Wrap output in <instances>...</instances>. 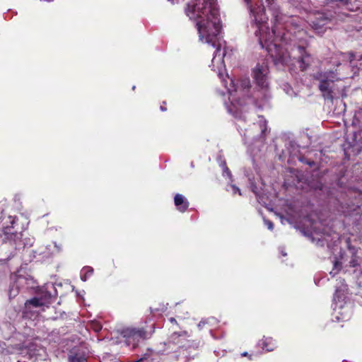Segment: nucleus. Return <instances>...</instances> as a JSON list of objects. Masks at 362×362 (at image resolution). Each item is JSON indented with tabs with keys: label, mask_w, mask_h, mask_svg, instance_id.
<instances>
[{
	"label": "nucleus",
	"mask_w": 362,
	"mask_h": 362,
	"mask_svg": "<svg viewBox=\"0 0 362 362\" xmlns=\"http://www.w3.org/2000/svg\"><path fill=\"white\" fill-rule=\"evenodd\" d=\"M358 61H360L361 62V64H362V55L358 59Z\"/></svg>",
	"instance_id": "obj_28"
},
{
	"label": "nucleus",
	"mask_w": 362,
	"mask_h": 362,
	"mask_svg": "<svg viewBox=\"0 0 362 362\" xmlns=\"http://www.w3.org/2000/svg\"><path fill=\"white\" fill-rule=\"evenodd\" d=\"M347 286L343 279L338 281L334 296V317L337 321L348 320L351 316V307L346 301Z\"/></svg>",
	"instance_id": "obj_4"
},
{
	"label": "nucleus",
	"mask_w": 362,
	"mask_h": 362,
	"mask_svg": "<svg viewBox=\"0 0 362 362\" xmlns=\"http://www.w3.org/2000/svg\"><path fill=\"white\" fill-rule=\"evenodd\" d=\"M33 279L31 277H26L23 276H16L14 283L11 286L9 289V298H14L19 292V287L26 285L27 288L32 287Z\"/></svg>",
	"instance_id": "obj_8"
},
{
	"label": "nucleus",
	"mask_w": 362,
	"mask_h": 362,
	"mask_svg": "<svg viewBox=\"0 0 362 362\" xmlns=\"http://www.w3.org/2000/svg\"><path fill=\"white\" fill-rule=\"evenodd\" d=\"M174 202L177 209L180 212H185L189 207L187 199L180 194H177L175 196Z\"/></svg>",
	"instance_id": "obj_9"
},
{
	"label": "nucleus",
	"mask_w": 362,
	"mask_h": 362,
	"mask_svg": "<svg viewBox=\"0 0 362 362\" xmlns=\"http://www.w3.org/2000/svg\"><path fill=\"white\" fill-rule=\"evenodd\" d=\"M355 55L353 53H341L339 54V59L342 61H348L349 65L337 64L335 70H327L320 71L316 74L315 78L319 81V88L322 93L323 96L329 100L344 94V86H339L335 83L336 82L341 81L342 79L347 77V74L344 70L349 67L354 69Z\"/></svg>",
	"instance_id": "obj_3"
},
{
	"label": "nucleus",
	"mask_w": 362,
	"mask_h": 362,
	"mask_svg": "<svg viewBox=\"0 0 362 362\" xmlns=\"http://www.w3.org/2000/svg\"><path fill=\"white\" fill-rule=\"evenodd\" d=\"M361 277H362V271H361Z\"/></svg>",
	"instance_id": "obj_32"
},
{
	"label": "nucleus",
	"mask_w": 362,
	"mask_h": 362,
	"mask_svg": "<svg viewBox=\"0 0 362 362\" xmlns=\"http://www.w3.org/2000/svg\"><path fill=\"white\" fill-rule=\"evenodd\" d=\"M185 13L195 23L199 40L204 44L216 47L215 54L210 66L216 72L225 86L230 104L225 103L228 111L235 117H239V112L245 104L254 103L249 98L250 81L248 78H242L235 83L226 74L223 58L225 49L222 50L220 44L221 23L216 0H195L187 4Z\"/></svg>",
	"instance_id": "obj_1"
},
{
	"label": "nucleus",
	"mask_w": 362,
	"mask_h": 362,
	"mask_svg": "<svg viewBox=\"0 0 362 362\" xmlns=\"http://www.w3.org/2000/svg\"><path fill=\"white\" fill-rule=\"evenodd\" d=\"M350 263H351V266L353 267H355L357 265V262L355 259H352Z\"/></svg>",
	"instance_id": "obj_25"
},
{
	"label": "nucleus",
	"mask_w": 362,
	"mask_h": 362,
	"mask_svg": "<svg viewBox=\"0 0 362 362\" xmlns=\"http://www.w3.org/2000/svg\"><path fill=\"white\" fill-rule=\"evenodd\" d=\"M188 336L187 334V332H180V333H178V332H174L171 337H170V341L174 343V344H179L180 341L177 339H178L179 337H187Z\"/></svg>",
	"instance_id": "obj_13"
},
{
	"label": "nucleus",
	"mask_w": 362,
	"mask_h": 362,
	"mask_svg": "<svg viewBox=\"0 0 362 362\" xmlns=\"http://www.w3.org/2000/svg\"><path fill=\"white\" fill-rule=\"evenodd\" d=\"M319 17H316L317 21H313L311 22V26L317 30L318 33H321L320 30L325 25H326L328 18L324 16L322 14H318Z\"/></svg>",
	"instance_id": "obj_11"
},
{
	"label": "nucleus",
	"mask_w": 362,
	"mask_h": 362,
	"mask_svg": "<svg viewBox=\"0 0 362 362\" xmlns=\"http://www.w3.org/2000/svg\"><path fill=\"white\" fill-rule=\"evenodd\" d=\"M250 136H251V135H250V132L248 133V134H247V133H244V136H245V138H247V137L249 138V137H250Z\"/></svg>",
	"instance_id": "obj_27"
},
{
	"label": "nucleus",
	"mask_w": 362,
	"mask_h": 362,
	"mask_svg": "<svg viewBox=\"0 0 362 362\" xmlns=\"http://www.w3.org/2000/svg\"><path fill=\"white\" fill-rule=\"evenodd\" d=\"M288 214V218H283L281 217V222L284 223V221H286L289 223H292L293 219H294V216L291 214H290L289 213H287Z\"/></svg>",
	"instance_id": "obj_18"
},
{
	"label": "nucleus",
	"mask_w": 362,
	"mask_h": 362,
	"mask_svg": "<svg viewBox=\"0 0 362 362\" xmlns=\"http://www.w3.org/2000/svg\"><path fill=\"white\" fill-rule=\"evenodd\" d=\"M255 0H245L250 13L254 17L257 30L256 36L262 48H265L273 58L276 64H281L291 66L295 63L299 64L300 69L303 71L311 64L312 57L306 52L303 47L292 48L291 52L284 50L279 42L287 43L293 40V37L303 33L302 21L298 16H286L279 11L276 0H266L267 8L273 18V26L270 31L265 13V6L252 4Z\"/></svg>",
	"instance_id": "obj_2"
},
{
	"label": "nucleus",
	"mask_w": 362,
	"mask_h": 362,
	"mask_svg": "<svg viewBox=\"0 0 362 362\" xmlns=\"http://www.w3.org/2000/svg\"><path fill=\"white\" fill-rule=\"evenodd\" d=\"M53 298L50 293H46L42 297L34 298L27 300L25 303V313L32 312L33 308L47 306L51 303Z\"/></svg>",
	"instance_id": "obj_7"
},
{
	"label": "nucleus",
	"mask_w": 362,
	"mask_h": 362,
	"mask_svg": "<svg viewBox=\"0 0 362 362\" xmlns=\"http://www.w3.org/2000/svg\"><path fill=\"white\" fill-rule=\"evenodd\" d=\"M223 174H226L228 176H230V173L229 172V170L228 168L225 167L223 169Z\"/></svg>",
	"instance_id": "obj_24"
},
{
	"label": "nucleus",
	"mask_w": 362,
	"mask_h": 362,
	"mask_svg": "<svg viewBox=\"0 0 362 362\" xmlns=\"http://www.w3.org/2000/svg\"><path fill=\"white\" fill-rule=\"evenodd\" d=\"M281 253H282V255L284 256H286V253H285L284 252L281 251Z\"/></svg>",
	"instance_id": "obj_31"
},
{
	"label": "nucleus",
	"mask_w": 362,
	"mask_h": 362,
	"mask_svg": "<svg viewBox=\"0 0 362 362\" xmlns=\"http://www.w3.org/2000/svg\"><path fill=\"white\" fill-rule=\"evenodd\" d=\"M170 322H172V323H177V321L174 318V317H170Z\"/></svg>",
	"instance_id": "obj_26"
},
{
	"label": "nucleus",
	"mask_w": 362,
	"mask_h": 362,
	"mask_svg": "<svg viewBox=\"0 0 362 362\" xmlns=\"http://www.w3.org/2000/svg\"><path fill=\"white\" fill-rule=\"evenodd\" d=\"M93 328L95 332H98L102 329V326L99 323H93Z\"/></svg>",
	"instance_id": "obj_20"
},
{
	"label": "nucleus",
	"mask_w": 362,
	"mask_h": 362,
	"mask_svg": "<svg viewBox=\"0 0 362 362\" xmlns=\"http://www.w3.org/2000/svg\"><path fill=\"white\" fill-rule=\"evenodd\" d=\"M312 235H313V240H317L318 242H321V243H328L329 242V240L327 239V235L325 233H323L322 235H320V237H318V235H320V234L316 231V230H314L313 233H312Z\"/></svg>",
	"instance_id": "obj_14"
},
{
	"label": "nucleus",
	"mask_w": 362,
	"mask_h": 362,
	"mask_svg": "<svg viewBox=\"0 0 362 362\" xmlns=\"http://www.w3.org/2000/svg\"><path fill=\"white\" fill-rule=\"evenodd\" d=\"M227 191L231 192L233 194L238 193V194L241 195L240 189L234 185H230L227 188Z\"/></svg>",
	"instance_id": "obj_15"
},
{
	"label": "nucleus",
	"mask_w": 362,
	"mask_h": 362,
	"mask_svg": "<svg viewBox=\"0 0 362 362\" xmlns=\"http://www.w3.org/2000/svg\"><path fill=\"white\" fill-rule=\"evenodd\" d=\"M54 246L55 247V250H54L55 252H59L61 251V250H62L61 245H59L56 243H54Z\"/></svg>",
	"instance_id": "obj_22"
},
{
	"label": "nucleus",
	"mask_w": 362,
	"mask_h": 362,
	"mask_svg": "<svg viewBox=\"0 0 362 362\" xmlns=\"http://www.w3.org/2000/svg\"><path fill=\"white\" fill-rule=\"evenodd\" d=\"M121 337L127 346H132L134 349L139 343L147 338L146 332L141 328L127 327L120 332Z\"/></svg>",
	"instance_id": "obj_5"
},
{
	"label": "nucleus",
	"mask_w": 362,
	"mask_h": 362,
	"mask_svg": "<svg viewBox=\"0 0 362 362\" xmlns=\"http://www.w3.org/2000/svg\"><path fill=\"white\" fill-rule=\"evenodd\" d=\"M268 67L264 63L257 64L252 71L254 80L255 81L257 86L262 90L267 88L268 86Z\"/></svg>",
	"instance_id": "obj_6"
},
{
	"label": "nucleus",
	"mask_w": 362,
	"mask_h": 362,
	"mask_svg": "<svg viewBox=\"0 0 362 362\" xmlns=\"http://www.w3.org/2000/svg\"><path fill=\"white\" fill-rule=\"evenodd\" d=\"M160 109H161L162 111H165V108H164V107H162V106L160 107Z\"/></svg>",
	"instance_id": "obj_30"
},
{
	"label": "nucleus",
	"mask_w": 362,
	"mask_h": 362,
	"mask_svg": "<svg viewBox=\"0 0 362 362\" xmlns=\"http://www.w3.org/2000/svg\"><path fill=\"white\" fill-rule=\"evenodd\" d=\"M264 224L267 226L269 230H272L274 228V225L272 221L264 219Z\"/></svg>",
	"instance_id": "obj_19"
},
{
	"label": "nucleus",
	"mask_w": 362,
	"mask_h": 362,
	"mask_svg": "<svg viewBox=\"0 0 362 362\" xmlns=\"http://www.w3.org/2000/svg\"><path fill=\"white\" fill-rule=\"evenodd\" d=\"M206 324V321L205 320H202L199 322V323L198 324V327L201 329H202L203 326Z\"/></svg>",
	"instance_id": "obj_23"
},
{
	"label": "nucleus",
	"mask_w": 362,
	"mask_h": 362,
	"mask_svg": "<svg viewBox=\"0 0 362 362\" xmlns=\"http://www.w3.org/2000/svg\"><path fill=\"white\" fill-rule=\"evenodd\" d=\"M93 272V269L91 267H84L81 271V279L83 281H86L92 274Z\"/></svg>",
	"instance_id": "obj_12"
},
{
	"label": "nucleus",
	"mask_w": 362,
	"mask_h": 362,
	"mask_svg": "<svg viewBox=\"0 0 362 362\" xmlns=\"http://www.w3.org/2000/svg\"><path fill=\"white\" fill-rule=\"evenodd\" d=\"M259 126H260V129H261L260 134H261V135L264 134L267 130V128H266V122L262 118H260V119H259Z\"/></svg>",
	"instance_id": "obj_17"
},
{
	"label": "nucleus",
	"mask_w": 362,
	"mask_h": 362,
	"mask_svg": "<svg viewBox=\"0 0 362 362\" xmlns=\"http://www.w3.org/2000/svg\"><path fill=\"white\" fill-rule=\"evenodd\" d=\"M70 362H87L86 359L83 356H75L70 358Z\"/></svg>",
	"instance_id": "obj_16"
},
{
	"label": "nucleus",
	"mask_w": 362,
	"mask_h": 362,
	"mask_svg": "<svg viewBox=\"0 0 362 362\" xmlns=\"http://www.w3.org/2000/svg\"><path fill=\"white\" fill-rule=\"evenodd\" d=\"M247 352H244V353H243V354H242V356H247Z\"/></svg>",
	"instance_id": "obj_29"
},
{
	"label": "nucleus",
	"mask_w": 362,
	"mask_h": 362,
	"mask_svg": "<svg viewBox=\"0 0 362 362\" xmlns=\"http://www.w3.org/2000/svg\"><path fill=\"white\" fill-rule=\"evenodd\" d=\"M338 271H339L338 265H337V263H336L334 264V268L332 269V271L330 272V274H332V276H334L337 273Z\"/></svg>",
	"instance_id": "obj_21"
},
{
	"label": "nucleus",
	"mask_w": 362,
	"mask_h": 362,
	"mask_svg": "<svg viewBox=\"0 0 362 362\" xmlns=\"http://www.w3.org/2000/svg\"><path fill=\"white\" fill-rule=\"evenodd\" d=\"M259 346L267 351H272L276 346V343L274 339L271 337H264L259 342Z\"/></svg>",
	"instance_id": "obj_10"
}]
</instances>
